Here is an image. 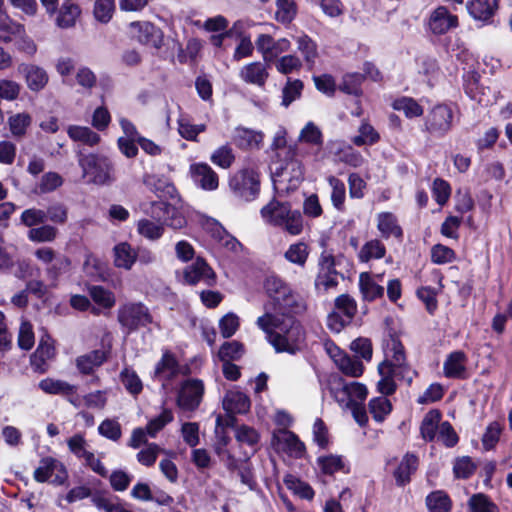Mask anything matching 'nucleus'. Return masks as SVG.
<instances>
[{
    "label": "nucleus",
    "mask_w": 512,
    "mask_h": 512,
    "mask_svg": "<svg viewBox=\"0 0 512 512\" xmlns=\"http://www.w3.org/2000/svg\"><path fill=\"white\" fill-rule=\"evenodd\" d=\"M263 140L264 133L262 131L253 130L242 126L237 127L234 130L233 141L241 149H260Z\"/></svg>",
    "instance_id": "24"
},
{
    "label": "nucleus",
    "mask_w": 512,
    "mask_h": 512,
    "mask_svg": "<svg viewBox=\"0 0 512 512\" xmlns=\"http://www.w3.org/2000/svg\"><path fill=\"white\" fill-rule=\"evenodd\" d=\"M336 401L345 406L361 405L366 399L368 390L359 382L343 383L339 389L333 390Z\"/></svg>",
    "instance_id": "16"
},
{
    "label": "nucleus",
    "mask_w": 512,
    "mask_h": 512,
    "mask_svg": "<svg viewBox=\"0 0 512 512\" xmlns=\"http://www.w3.org/2000/svg\"><path fill=\"white\" fill-rule=\"evenodd\" d=\"M284 483L288 489L292 490L295 494L304 499H312L314 497L313 489L305 482L300 481L292 475L284 478Z\"/></svg>",
    "instance_id": "58"
},
{
    "label": "nucleus",
    "mask_w": 512,
    "mask_h": 512,
    "mask_svg": "<svg viewBox=\"0 0 512 512\" xmlns=\"http://www.w3.org/2000/svg\"><path fill=\"white\" fill-rule=\"evenodd\" d=\"M317 466L322 474L333 475L336 472L349 473V464L341 455H322L316 460Z\"/></svg>",
    "instance_id": "29"
},
{
    "label": "nucleus",
    "mask_w": 512,
    "mask_h": 512,
    "mask_svg": "<svg viewBox=\"0 0 512 512\" xmlns=\"http://www.w3.org/2000/svg\"><path fill=\"white\" fill-rule=\"evenodd\" d=\"M204 130V124H191L188 119L182 116L178 119V132L181 135V137L185 138L186 140H195L196 137Z\"/></svg>",
    "instance_id": "62"
},
{
    "label": "nucleus",
    "mask_w": 512,
    "mask_h": 512,
    "mask_svg": "<svg viewBox=\"0 0 512 512\" xmlns=\"http://www.w3.org/2000/svg\"><path fill=\"white\" fill-rule=\"evenodd\" d=\"M35 257L44 265H46V275L48 279L55 282L60 275L65 273L70 261L65 256L58 255L50 247H40L34 252Z\"/></svg>",
    "instance_id": "11"
},
{
    "label": "nucleus",
    "mask_w": 512,
    "mask_h": 512,
    "mask_svg": "<svg viewBox=\"0 0 512 512\" xmlns=\"http://www.w3.org/2000/svg\"><path fill=\"white\" fill-rule=\"evenodd\" d=\"M379 139L378 132L368 122H363L359 127V134L353 138V142L360 146L366 144H373Z\"/></svg>",
    "instance_id": "61"
},
{
    "label": "nucleus",
    "mask_w": 512,
    "mask_h": 512,
    "mask_svg": "<svg viewBox=\"0 0 512 512\" xmlns=\"http://www.w3.org/2000/svg\"><path fill=\"white\" fill-rule=\"evenodd\" d=\"M141 209L152 219L161 221L164 227L168 226L174 230H179L187 224L182 212L163 200L142 203Z\"/></svg>",
    "instance_id": "4"
},
{
    "label": "nucleus",
    "mask_w": 512,
    "mask_h": 512,
    "mask_svg": "<svg viewBox=\"0 0 512 512\" xmlns=\"http://www.w3.org/2000/svg\"><path fill=\"white\" fill-rule=\"evenodd\" d=\"M33 477L39 483L50 481L52 484L62 485L66 482L68 473L65 466L59 460L45 457L40 460Z\"/></svg>",
    "instance_id": "9"
},
{
    "label": "nucleus",
    "mask_w": 512,
    "mask_h": 512,
    "mask_svg": "<svg viewBox=\"0 0 512 512\" xmlns=\"http://www.w3.org/2000/svg\"><path fill=\"white\" fill-rule=\"evenodd\" d=\"M235 437L240 444L247 445L254 449L259 441L258 432L249 426L242 425L236 429Z\"/></svg>",
    "instance_id": "64"
},
{
    "label": "nucleus",
    "mask_w": 512,
    "mask_h": 512,
    "mask_svg": "<svg viewBox=\"0 0 512 512\" xmlns=\"http://www.w3.org/2000/svg\"><path fill=\"white\" fill-rule=\"evenodd\" d=\"M137 232L144 238L150 241L160 239L165 231L161 221L143 218L138 220L136 224Z\"/></svg>",
    "instance_id": "36"
},
{
    "label": "nucleus",
    "mask_w": 512,
    "mask_h": 512,
    "mask_svg": "<svg viewBox=\"0 0 512 512\" xmlns=\"http://www.w3.org/2000/svg\"><path fill=\"white\" fill-rule=\"evenodd\" d=\"M328 182L332 189V192H331L332 204L336 209L342 210L344 202H345V198H346L345 184L341 180H339L333 176L328 178Z\"/></svg>",
    "instance_id": "55"
},
{
    "label": "nucleus",
    "mask_w": 512,
    "mask_h": 512,
    "mask_svg": "<svg viewBox=\"0 0 512 512\" xmlns=\"http://www.w3.org/2000/svg\"><path fill=\"white\" fill-rule=\"evenodd\" d=\"M184 282L190 285L204 283L213 286L216 282V276L208 264L201 258L187 266L183 271Z\"/></svg>",
    "instance_id": "18"
},
{
    "label": "nucleus",
    "mask_w": 512,
    "mask_h": 512,
    "mask_svg": "<svg viewBox=\"0 0 512 512\" xmlns=\"http://www.w3.org/2000/svg\"><path fill=\"white\" fill-rule=\"evenodd\" d=\"M303 83L300 80H288L282 91V105L288 107L300 97Z\"/></svg>",
    "instance_id": "60"
},
{
    "label": "nucleus",
    "mask_w": 512,
    "mask_h": 512,
    "mask_svg": "<svg viewBox=\"0 0 512 512\" xmlns=\"http://www.w3.org/2000/svg\"><path fill=\"white\" fill-rule=\"evenodd\" d=\"M359 286L364 299L368 301H373L384 293V288L376 283L368 273L360 274Z\"/></svg>",
    "instance_id": "40"
},
{
    "label": "nucleus",
    "mask_w": 512,
    "mask_h": 512,
    "mask_svg": "<svg viewBox=\"0 0 512 512\" xmlns=\"http://www.w3.org/2000/svg\"><path fill=\"white\" fill-rule=\"evenodd\" d=\"M128 34L140 44L160 48L162 45V33L148 21H134L128 25Z\"/></svg>",
    "instance_id": "12"
},
{
    "label": "nucleus",
    "mask_w": 512,
    "mask_h": 512,
    "mask_svg": "<svg viewBox=\"0 0 512 512\" xmlns=\"http://www.w3.org/2000/svg\"><path fill=\"white\" fill-rule=\"evenodd\" d=\"M18 71L23 75L27 88L32 92L42 91L49 82L47 71L34 63H21Z\"/></svg>",
    "instance_id": "20"
},
{
    "label": "nucleus",
    "mask_w": 512,
    "mask_h": 512,
    "mask_svg": "<svg viewBox=\"0 0 512 512\" xmlns=\"http://www.w3.org/2000/svg\"><path fill=\"white\" fill-rule=\"evenodd\" d=\"M274 65L277 72L287 75L299 71L302 67V61L298 56L288 54L276 59Z\"/></svg>",
    "instance_id": "49"
},
{
    "label": "nucleus",
    "mask_w": 512,
    "mask_h": 512,
    "mask_svg": "<svg viewBox=\"0 0 512 512\" xmlns=\"http://www.w3.org/2000/svg\"><path fill=\"white\" fill-rule=\"evenodd\" d=\"M325 349L343 374L350 377H359L363 374L364 366L359 359L347 355L338 346L331 342L325 344Z\"/></svg>",
    "instance_id": "13"
},
{
    "label": "nucleus",
    "mask_w": 512,
    "mask_h": 512,
    "mask_svg": "<svg viewBox=\"0 0 512 512\" xmlns=\"http://www.w3.org/2000/svg\"><path fill=\"white\" fill-rule=\"evenodd\" d=\"M372 398L369 402V412L373 419L377 422H382L391 413L392 404L385 397L386 395Z\"/></svg>",
    "instance_id": "42"
},
{
    "label": "nucleus",
    "mask_w": 512,
    "mask_h": 512,
    "mask_svg": "<svg viewBox=\"0 0 512 512\" xmlns=\"http://www.w3.org/2000/svg\"><path fill=\"white\" fill-rule=\"evenodd\" d=\"M32 124V116L28 112L12 113L8 116L7 125L15 138L24 137Z\"/></svg>",
    "instance_id": "34"
},
{
    "label": "nucleus",
    "mask_w": 512,
    "mask_h": 512,
    "mask_svg": "<svg viewBox=\"0 0 512 512\" xmlns=\"http://www.w3.org/2000/svg\"><path fill=\"white\" fill-rule=\"evenodd\" d=\"M114 265L118 268L130 270L137 260L135 249L128 242H121L114 246Z\"/></svg>",
    "instance_id": "31"
},
{
    "label": "nucleus",
    "mask_w": 512,
    "mask_h": 512,
    "mask_svg": "<svg viewBox=\"0 0 512 512\" xmlns=\"http://www.w3.org/2000/svg\"><path fill=\"white\" fill-rule=\"evenodd\" d=\"M362 79L363 77L360 74H347L343 77L339 90L346 94L359 96L361 94L360 86Z\"/></svg>",
    "instance_id": "63"
},
{
    "label": "nucleus",
    "mask_w": 512,
    "mask_h": 512,
    "mask_svg": "<svg viewBox=\"0 0 512 512\" xmlns=\"http://www.w3.org/2000/svg\"><path fill=\"white\" fill-rule=\"evenodd\" d=\"M222 405L229 415L245 414L249 411L251 402L249 397L242 391L231 389L227 391L223 398Z\"/></svg>",
    "instance_id": "26"
},
{
    "label": "nucleus",
    "mask_w": 512,
    "mask_h": 512,
    "mask_svg": "<svg viewBox=\"0 0 512 512\" xmlns=\"http://www.w3.org/2000/svg\"><path fill=\"white\" fill-rule=\"evenodd\" d=\"M190 176L193 183L203 190L213 191L218 188V176L205 162L192 164L190 166Z\"/></svg>",
    "instance_id": "22"
},
{
    "label": "nucleus",
    "mask_w": 512,
    "mask_h": 512,
    "mask_svg": "<svg viewBox=\"0 0 512 512\" xmlns=\"http://www.w3.org/2000/svg\"><path fill=\"white\" fill-rule=\"evenodd\" d=\"M441 415L437 410L429 411L422 420L420 431L423 439L432 441L437 437Z\"/></svg>",
    "instance_id": "39"
},
{
    "label": "nucleus",
    "mask_w": 512,
    "mask_h": 512,
    "mask_svg": "<svg viewBox=\"0 0 512 512\" xmlns=\"http://www.w3.org/2000/svg\"><path fill=\"white\" fill-rule=\"evenodd\" d=\"M39 387L42 391H44L47 394L61 395L67 397L68 400L73 405L77 406L76 401L73 399V396L77 390L76 386L71 385L63 380L46 378L40 381Z\"/></svg>",
    "instance_id": "28"
},
{
    "label": "nucleus",
    "mask_w": 512,
    "mask_h": 512,
    "mask_svg": "<svg viewBox=\"0 0 512 512\" xmlns=\"http://www.w3.org/2000/svg\"><path fill=\"white\" fill-rule=\"evenodd\" d=\"M101 436L112 441H118L122 436L120 423L115 419H105L98 427Z\"/></svg>",
    "instance_id": "59"
},
{
    "label": "nucleus",
    "mask_w": 512,
    "mask_h": 512,
    "mask_svg": "<svg viewBox=\"0 0 512 512\" xmlns=\"http://www.w3.org/2000/svg\"><path fill=\"white\" fill-rule=\"evenodd\" d=\"M239 77L246 84L263 87L268 80L269 72L266 64L256 61L243 65L239 69Z\"/></svg>",
    "instance_id": "23"
},
{
    "label": "nucleus",
    "mask_w": 512,
    "mask_h": 512,
    "mask_svg": "<svg viewBox=\"0 0 512 512\" xmlns=\"http://www.w3.org/2000/svg\"><path fill=\"white\" fill-rule=\"evenodd\" d=\"M338 285V273L336 270L319 269L315 279V287L318 291L326 292Z\"/></svg>",
    "instance_id": "53"
},
{
    "label": "nucleus",
    "mask_w": 512,
    "mask_h": 512,
    "mask_svg": "<svg viewBox=\"0 0 512 512\" xmlns=\"http://www.w3.org/2000/svg\"><path fill=\"white\" fill-rule=\"evenodd\" d=\"M377 228L384 238L390 236L400 238L403 234L397 218L390 212H382L377 215Z\"/></svg>",
    "instance_id": "35"
},
{
    "label": "nucleus",
    "mask_w": 512,
    "mask_h": 512,
    "mask_svg": "<svg viewBox=\"0 0 512 512\" xmlns=\"http://www.w3.org/2000/svg\"><path fill=\"white\" fill-rule=\"evenodd\" d=\"M149 309L140 302H128L119 307L118 322L127 333H132L152 323Z\"/></svg>",
    "instance_id": "5"
},
{
    "label": "nucleus",
    "mask_w": 512,
    "mask_h": 512,
    "mask_svg": "<svg viewBox=\"0 0 512 512\" xmlns=\"http://www.w3.org/2000/svg\"><path fill=\"white\" fill-rule=\"evenodd\" d=\"M229 186L238 197L251 201L259 191L258 175L253 168L243 167L230 177Z\"/></svg>",
    "instance_id": "6"
},
{
    "label": "nucleus",
    "mask_w": 512,
    "mask_h": 512,
    "mask_svg": "<svg viewBox=\"0 0 512 512\" xmlns=\"http://www.w3.org/2000/svg\"><path fill=\"white\" fill-rule=\"evenodd\" d=\"M57 236V229L51 225H43L31 228L28 231V239L33 242H52Z\"/></svg>",
    "instance_id": "57"
},
{
    "label": "nucleus",
    "mask_w": 512,
    "mask_h": 512,
    "mask_svg": "<svg viewBox=\"0 0 512 512\" xmlns=\"http://www.w3.org/2000/svg\"><path fill=\"white\" fill-rule=\"evenodd\" d=\"M83 177L89 183L105 184L111 180V168L108 162H82Z\"/></svg>",
    "instance_id": "25"
},
{
    "label": "nucleus",
    "mask_w": 512,
    "mask_h": 512,
    "mask_svg": "<svg viewBox=\"0 0 512 512\" xmlns=\"http://www.w3.org/2000/svg\"><path fill=\"white\" fill-rule=\"evenodd\" d=\"M418 468V458L411 453H407L403 456L398 467L394 471V477L397 485L404 486L411 480V475Z\"/></svg>",
    "instance_id": "30"
},
{
    "label": "nucleus",
    "mask_w": 512,
    "mask_h": 512,
    "mask_svg": "<svg viewBox=\"0 0 512 512\" xmlns=\"http://www.w3.org/2000/svg\"><path fill=\"white\" fill-rule=\"evenodd\" d=\"M257 50L262 55L265 62H275L283 53L291 48V43L287 38L275 40L268 34H259L255 41Z\"/></svg>",
    "instance_id": "14"
},
{
    "label": "nucleus",
    "mask_w": 512,
    "mask_h": 512,
    "mask_svg": "<svg viewBox=\"0 0 512 512\" xmlns=\"http://www.w3.org/2000/svg\"><path fill=\"white\" fill-rule=\"evenodd\" d=\"M169 172V166L164 163L152 165L150 170L146 171L143 182L159 198L173 197L176 190L168 177Z\"/></svg>",
    "instance_id": "7"
},
{
    "label": "nucleus",
    "mask_w": 512,
    "mask_h": 512,
    "mask_svg": "<svg viewBox=\"0 0 512 512\" xmlns=\"http://www.w3.org/2000/svg\"><path fill=\"white\" fill-rule=\"evenodd\" d=\"M115 12L114 0H95L93 7L94 18L103 24L108 23Z\"/></svg>",
    "instance_id": "46"
},
{
    "label": "nucleus",
    "mask_w": 512,
    "mask_h": 512,
    "mask_svg": "<svg viewBox=\"0 0 512 512\" xmlns=\"http://www.w3.org/2000/svg\"><path fill=\"white\" fill-rule=\"evenodd\" d=\"M272 445L276 450L283 451L294 458H301L305 452V446L297 435L284 428L274 431Z\"/></svg>",
    "instance_id": "15"
},
{
    "label": "nucleus",
    "mask_w": 512,
    "mask_h": 512,
    "mask_svg": "<svg viewBox=\"0 0 512 512\" xmlns=\"http://www.w3.org/2000/svg\"><path fill=\"white\" fill-rule=\"evenodd\" d=\"M108 352L105 350H94L76 359V365L83 374H90L96 367L102 365L107 359Z\"/></svg>",
    "instance_id": "33"
},
{
    "label": "nucleus",
    "mask_w": 512,
    "mask_h": 512,
    "mask_svg": "<svg viewBox=\"0 0 512 512\" xmlns=\"http://www.w3.org/2000/svg\"><path fill=\"white\" fill-rule=\"evenodd\" d=\"M384 352L385 359L378 365L377 390L380 394L392 395L397 388L396 380L410 385L416 371L406 362L404 347L397 337L391 336L387 340Z\"/></svg>",
    "instance_id": "2"
},
{
    "label": "nucleus",
    "mask_w": 512,
    "mask_h": 512,
    "mask_svg": "<svg viewBox=\"0 0 512 512\" xmlns=\"http://www.w3.org/2000/svg\"><path fill=\"white\" fill-rule=\"evenodd\" d=\"M335 310L341 313L346 321L351 322L357 311V305L353 298L341 295L335 300Z\"/></svg>",
    "instance_id": "56"
},
{
    "label": "nucleus",
    "mask_w": 512,
    "mask_h": 512,
    "mask_svg": "<svg viewBox=\"0 0 512 512\" xmlns=\"http://www.w3.org/2000/svg\"><path fill=\"white\" fill-rule=\"evenodd\" d=\"M502 429L503 425L500 422L494 421L490 423L482 436V449L491 450L495 448L500 440Z\"/></svg>",
    "instance_id": "54"
},
{
    "label": "nucleus",
    "mask_w": 512,
    "mask_h": 512,
    "mask_svg": "<svg viewBox=\"0 0 512 512\" xmlns=\"http://www.w3.org/2000/svg\"><path fill=\"white\" fill-rule=\"evenodd\" d=\"M271 166V178L276 188L289 189L296 187L302 177L298 162H273Z\"/></svg>",
    "instance_id": "10"
},
{
    "label": "nucleus",
    "mask_w": 512,
    "mask_h": 512,
    "mask_svg": "<svg viewBox=\"0 0 512 512\" xmlns=\"http://www.w3.org/2000/svg\"><path fill=\"white\" fill-rule=\"evenodd\" d=\"M81 14V9L77 4L64 3L59 9L56 23L61 28L73 27Z\"/></svg>",
    "instance_id": "38"
},
{
    "label": "nucleus",
    "mask_w": 512,
    "mask_h": 512,
    "mask_svg": "<svg viewBox=\"0 0 512 512\" xmlns=\"http://www.w3.org/2000/svg\"><path fill=\"white\" fill-rule=\"evenodd\" d=\"M452 110L446 105L435 106L427 116L426 128L432 134L442 135L451 127Z\"/></svg>",
    "instance_id": "21"
},
{
    "label": "nucleus",
    "mask_w": 512,
    "mask_h": 512,
    "mask_svg": "<svg viewBox=\"0 0 512 512\" xmlns=\"http://www.w3.org/2000/svg\"><path fill=\"white\" fill-rule=\"evenodd\" d=\"M24 25L13 20L5 9L4 0H0V41L10 43L17 34L23 33Z\"/></svg>",
    "instance_id": "27"
},
{
    "label": "nucleus",
    "mask_w": 512,
    "mask_h": 512,
    "mask_svg": "<svg viewBox=\"0 0 512 512\" xmlns=\"http://www.w3.org/2000/svg\"><path fill=\"white\" fill-rule=\"evenodd\" d=\"M275 18L281 23H290L296 16L297 8L293 0H276Z\"/></svg>",
    "instance_id": "52"
},
{
    "label": "nucleus",
    "mask_w": 512,
    "mask_h": 512,
    "mask_svg": "<svg viewBox=\"0 0 512 512\" xmlns=\"http://www.w3.org/2000/svg\"><path fill=\"white\" fill-rule=\"evenodd\" d=\"M261 216L266 223L278 227L290 235L296 236L303 231L302 214L300 211L292 209L288 202L270 201L261 209Z\"/></svg>",
    "instance_id": "3"
},
{
    "label": "nucleus",
    "mask_w": 512,
    "mask_h": 512,
    "mask_svg": "<svg viewBox=\"0 0 512 512\" xmlns=\"http://www.w3.org/2000/svg\"><path fill=\"white\" fill-rule=\"evenodd\" d=\"M265 288L270 300L264 306L265 313L257 318L256 325L266 334L276 352L296 354L304 343L305 331L294 315L302 313L305 304L278 277H268Z\"/></svg>",
    "instance_id": "1"
},
{
    "label": "nucleus",
    "mask_w": 512,
    "mask_h": 512,
    "mask_svg": "<svg viewBox=\"0 0 512 512\" xmlns=\"http://www.w3.org/2000/svg\"><path fill=\"white\" fill-rule=\"evenodd\" d=\"M426 505L430 512H449L451 501L447 494L442 491H435L426 498Z\"/></svg>",
    "instance_id": "45"
},
{
    "label": "nucleus",
    "mask_w": 512,
    "mask_h": 512,
    "mask_svg": "<svg viewBox=\"0 0 512 512\" xmlns=\"http://www.w3.org/2000/svg\"><path fill=\"white\" fill-rule=\"evenodd\" d=\"M207 225L210 227L212 237L221 247L232 252H237L241 249V243L235 237L227 233L218 222L209 221Z\"/></svg>",
    "instance_id": "32"
},
{
    "label": "nucleus",
    "mask_w": 512,
    "mask_h": 512,
    "mask_svg": "<svg viewBox=\"0 0 512 512\" xmlns=\"http://www.w3.org/2000/svg\"><path fill=\"white\" fill-rule=\"evenodd\" d=\"M297 48L307 63L313 64L318 55L316 43L308 36L301 35L295 38Z\"/></svg>",
    "instance_id": "50"
},
{
    "label": "nucleus",
    "mask_w": 512,
    "mask_h": 512,
    "mask_svg": "<svg viewBox=\"0 0 512 512\" xmlns=\"http://www.w3.org/2000/svg\"><path fill=\"white\" fill-rule=\"evenodd\" d=\"M385 253L384 244L378 239H372L362 246L358 257L361 262H369L372 259H381Z\"/></svg>",
    "instance_id": "41"
},
{
    "label": "nucleus",
    "mask_w": 512,
    "mask_h": 512,
    "mask_svg": "<svg viewBox=\"0 0 512 512\" xmlns=\"http://www.w3.org/2000/svg\"><path fill=\"white\" fill-rule=\"evenodd\" d=\"M67 133L74 141H79L90 146L97 144L100 141V137L97 133L92 131L88 127L72 125L67 129Z\"/></svg>",
    "instance_id": "43"
},
{
    "label": "nucleus",
    "mask_w": 512,
    "mask_h": 512,
    "mask_svg": "<svg viewBox=\"0 0 512 512\" xmlns=\"http://www.w3.org/2000/svg\"><path fill=\"white\" fill-rule=\"evenodd\" d=\"M120 380L125 389L132 395H138L142 389L143 384L137 373L128 367H125L120 373Z\"/></svg>",
    "instance_id": "47"
},
{
    "label": "nucleus",
    "mask_w": 512,
    "mask_h": 512,
    "mask_svg": "<svg viewBox=\"0 0 512 512\" xmlns=\"http://www.w3.org/2000/svg\"><path fill=\"white\" fill-rule=\"evenodd\" d=\"M458 26L457 16L444 6L434 9L427 19V29L434 35H442Z\"/></svg>",
    "instance_id": "17"
},
{
    "label": "nucleus",
    "mask_w": 512,
    "mask_h": 512,
    "mask_svg": "<svg viewBox=\"0 0 512 512\" xmlns=\"http://www.w3.org/2000/svg\"><path fill=\"white\" fill-rule=\"evenodd\" d=\"M181 373V367L173 353L165 350L161 359L157 362L154 369V378L162 383L164 389L167 388L170 381Z\"/></svg>",
    "instance_id": "19"
},
{
    "label": "nucleus",
    "mask_w": 512,
    "mask_h": 512,
    "mask_svg": "<svg viewBox=\"0 0 512 512\" xmlns=\"http://www.w3.org/2000/svg\"><path fill=\"white\" fill-rule=\"evenodd\" d=\"M89 295L93 301L105 309H110L115 305V296L113 292L102 286H92L89 288Z\"/></svg>",
    "instance_id": "51"
},
{
    "label": "nucleus",
    "mask_w": 512,
    "mask_h": 512,
    "mask_svg": "<svg viewBox=\"0 0 512 512\" xmlns=\"http://www.w3.org/2000/svg\"><path fill=\"white\" fill-rule=\"evenodd\" d=\"M308 255V247L304 242H297L290 245L284 254L287 261L299 266H304Z\"/></svg>",
    "instance_id": "48"
},
{
    "label": "nucleus",
    "mask_w": 512,
    "mask_h": 512,
    "mask_svg": "<svg viewBox=\"0 0 512 512\" xmlns=\"http://www.w3.org/2000/svg\"><path fill=\"white\" fill-rule=\"evenodd\" d=\"M204 384L198 379L184 381L177 394V406L183 412L196 410L203 398Z\"/></svg>",
    "instance_id": "8"
},
{
    "label": "nucleus",
    "mask_w": 512,
    "mask_h": 512,
    "mask_svg": "<svg viewBox=\"0 0 512 512\" xmlns=\"http://www.w3.org/2000/svg\"><path fill=\"white\" fill-rule=\"evenodd\" d=\"M465 355L456 351L451 353L444 362V373L449 378H462L465 376Z\"/></svg>",
    "instance_id": "37"
},
{
    "label": "nucleus",
    "mask_w": 512,
    "mask_h": 512,
    "mask_svg": "<svg viewBox=\"0 0 512 512\" xmlns=\"http://www.w3.org/2000/svg\"><path fill=\"white\" fill-rule=\"evenodd\" d=\"M394 110L402 111L406 117L415 118L423 114V108L412 98L401 97L393 101Z\"/></svg>",
    "instance_id": "44"
}]
</instances>
